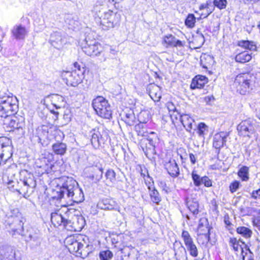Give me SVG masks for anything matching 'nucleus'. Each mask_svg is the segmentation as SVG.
I'll use <instances>...</instances> for the list:
<instances>
[{"mask_svg": "<svg viewBox=\"0 0 260 260\" xmlns=\"http://www.w3.org/2000/svg\"><path fill=\"white\" fill-rule=\"evenodd\" d=\"M198 232L199 233V236H202L204 238H205V242L206 243H208L209 242L210 238V232H208L205 230V228H202L201 229H198Z\"/></svg>", "mask_w": 260, "mask_h": 260, "instance_id": "nucleus-50", "label": "nucleus"}, {"mask_svg": "<svg viewBox=\"0 0 260 260\" xmlns=\"http://www.w3.org/2000/svg\"><path fill=\"white\" fill-rule=\"evenodd\" d=\"M202 228H205V230L208 232H210V228L208 226V221L207 219L206 218H202L199 220L198 229H201Z\"/></svg>", "mask_w": 260, "mask_h": 260, "instance_id": "nucleus-49", "label": "nucleus"}, {"mask_svg": "<svg viewBox=\"0 0 260 260\" xmlns=\"http://www.w3.org/2000/svg\"><path fill=\"white\" fill-rule=\"evenodd\" d=\"M15 253L11 248H8L1 254V260H14Z\"/></svg>", "mask_w": 260, "mask_h": 260, "instance_id": "nucleus-39", "label": "nucleus"}, {"mask_svg": "<svg viewBox=\"0 0 260 260\" xmlns=\"http://www.w3.org/2000/svg\"><path fill=\"white\" fill-rule=\"evenodd\" d=\"M115 175L113 170L109 169L106 172L105 176L107 179H109L111 182H113L115 180Z\"/></svg>", "mask_w": 260, "mask_h": 260, "instance_id": "nucleus-54", "label": "nucleus"}, {"mask_svg": "<svg viewBox=\"0 0 260 260\" xmlns=\"http://www.w3.org/2000/svg\"><path fill=\"white\" fill-rule=\"evenodd\" d=\"M124 116L123 118L127 125H132L134 124L135 116L132 111H129L128 113H124Z\"/></svg>", "mask_w": 260, "mask_h": 260, "instance_id": "nucleus-42", "label": "nucleus"}, {"mask_svg": "<svg viewBox=\"0 0 260 260\" xmlns=\"http://www.w3.org/2000/svg\"><path fill=\"white\" fill-rule=\"evenodd\" d=\"M195 22L196 17L194 15L192 14H188L185 21V25L187 27L192 28L194 26Z\"/></svg>", "mask_w": 260, "mask_h": 260, "instance_id": "nucleus-46", "label": "nucleus"}, {"mask_svg": "<svg viewBox=\"0 0 260 260\" xmlns=\"http://www.w3.org/2000/svg\"><path fill=\"white\" fill-rule=\"evenodd\" d=\"M236 232L238 234L241 235L245 238H249L251 237L252 232V231L245 226H239L236 229Z\"/></svg>", "mask_w": 260, "mask_h": 260, "instance_id": "nucleus-40", "label": "nucleus"}, {"mask_svg": "<svg viewBox=\"0 0 260 260\" xmlns=\"http://www.w3.org/2000/svg\"><path fill=\"white\" fill-rule=\"evenodd\" d=\"M66 182L67 184L66 197L73 202L77 203L82 202L84 200V194L76 180L68 177Z\"/></svg>", "mask_w": 260, "mask_h": 260, "instance_id": "nucleus-4", "label": "nucleus"}, {"mask_svg": "<svg viewBox=\"0 0 260 260\" xmlns=\"http://www.w3.org/2000/svg\"><path fill=\"white\" fill-rule=\"evenodd\" d=\"M83 51L87 55L95 56L101 54L102 45L94 40H85L82 44Z\"/></svg>", "mask_w": 260, "mask_h": 260, "instance_id": "nucleus-7", "label": "nucleus"}, {"mask_svg": "<svg viewBox=\"0 0 260 260\" xmlns=\"http://www.w3.org/2000/svg\"><path fill=\"white\" fill-rule=\"evenodd\" d=\"M192 179L193 181V184L196 186H200L202 184V177H201L199 175L196 173V171H193L191 173Z\"/></svg>", "mask_w": 260, "mask_h": 260, "instance_id": "nucleus-47", "label": "nucleus"}, {"mask_svg": "<svg viewBox=\"0 0 260 260\" xmlns=\"http://www.w3.org/2000/svg\"><path fill=\"white\" fill-rule=\"evenodd\" d=\"M17 136L18 138L22 137L25 134V126H19L18 128L12 131Z\"/></svg>", "mask_w": 260, "mask_h": 260, "instance_id": "nucleus-55", "label": "nucleus"}, {"mask_svg": "<svg viewBox=\"0 0 260 260\" xmlns=\"http://www.w3.org/2000/svg\"><path fill=\"white\" fill-rule=\"evenodd\" d=\"M253 121L248 119L241 121L237 126V130L240 135L250 137L254 132Z\"/></svg>", "mask_w": 260, "mask_h": 260, "instance_id": "nucleus-13", "label": "nucleus"}, {"mask_svg": "<svg viewBox=\"0 0 260 260\" xmlns=\"http://www.w3.org/2000/svg\"><path fill=\"white\" fill-rule=\"evenodd\" d=\"M185 204L192 215L197 217L199 212V203L198 200L193 196H187L185 198Z\"/></svg>", "mask_w": 260, "mask_h": 260, "instance_id": "nucleus-18", "label": "nucleus"}, {"mask_svg": "<svg viewBox=\"0 0 260 260\" xmlns=\"http://www.w3.org/2000/svg\"><path fill=\"white\" fill-rule=\"evenodd\" d=\"M229 133L226 132H220L216 134L213 137V146L217 150L218 153L221 147L225 145Z\"/></svg>", "mask_w": 260, "mask_h": 260, "instance_id": "nucleus-17", "label": "nucleus"}, {"mask_svg": "<svg viewBox=\"0 0 260 260\" xmlns=\"http://www.w3.org/2000/svg\"><path fill=\"white\" fill-rule=\"evenodd\" d=\"M251 55L247 51L239 53L235 56L236 61L240 63H245L251 59Z\"/></svg>", "mask_w": 260, "mask_h": 260, "instance_id": "nucleus-34", "label": "nucleus"}, {"mask_svg": "<svg viewBox=\"0 0 260 260\" xmlns=\"http://www.w3.org/2000/svg\"><path fill=\"white\" fill-rule=\"evenodd\" d=\"M90 134L91 142L94 147H98L101 143H103L104 139L98 129L92 130Z\"/></svg>", "mask_w": 260, "mask_h": 260, "instance_id": "nucleus-30", "label": "nucleus"}, {"mask_svg": "<svg viewBox=\"0 0 260 260\" xmlns=\"http://www.w3.org/2000/svg\"><path fill=\"white\" fill-rule=\"evenodd\" d=\"M208 127L205 123L203 122L200 123L197 127V133L200 137H204V136L207 134Z\"/></svg>", "mask_w": 260, "mask_h": 260, "instance_id": "nucleus-41", "label": "nucleus"}, {"mask_svg": "<svg viewBox=\"0 0 260 260\" xmlns=\"http://www.w3.org/2000/svg\"><path fill=\"white\" fill-rule=\"evenodd\" d=\"M213 3L215 6L221 10L226 8L227 1L226 0H214Z\"/></svg>", "mask_w": 260, "mask_h": 260, "instance_id": "nucleus-51", "label": "nucleus"}, {"mask_svg": "<svg viewBox=\"0 0 260 260\" xmlns=\"http://www.w3.org/2000/svg\"><path fill=\"white\" fill-rule=\"evenodd\" d=\"M17 215L13 217L11 216L6 221V223L11 228L12 232H13V234L18 233L20 234L21 232L23 230V224L22 221L19 218L21 214L18 212V209H16Z\"/></svg>", "mask_w": 260, "mask_h": 260, "instance_id": "nucleus-14", "label": "nucleus"}, {"mask_svg": "<svg viewBox=\"0 0 260 260\" xmlns=\"http://www.w3.org/2000/svg\"><path fill=\"white\" fill-rule=\"evenodd\" d=\"M230 244L233 247L235 251H238L239 249H241L242 252H243V249L242 245L240 244V241L238 240L236 238H230Z\"/></svg>", "mask_w": 260, "mask_h": 260, "instance_id": "nucleus-43", "label": "nucleus"}, {"mask_svg": "<svg viewBox=\"0 0 260 260\" xmlns=\"http://www.w3.org/2000/svg\"><path fill=\"white\" fill-rule=\"evenodd\" d=\"M175 256L177 260H187V256L186 250L181 244H175L174 245Z\"/></svg>", "mask_w": 260, "mask_h": 260, "instance_id": "nucleus-24", "label": "nucleus"}, {"mask_svg": "<svg viewBox=\"0 0 260 260\" xmlns=\"http://www.w3.org/2000/svg\"><path fill=\"white\" fill-rule=\"evenodd\" d=\"M63 42L64 40L61 32L56 31L51 34L49 42L55 48L58 49L61 48Z\"/></svg>", "mask_w": 260, "mask_h": 260, "instance_id": "nucleus-19", "label": "nucleus"}, {"mask_svg": "<svg viewBox=\"0 0 260 260\" xmlns=\"http://www.w3.org/2000/svg\"><path fill=\"white\" fill-rule=\"evenodd\" d=\"M138 135H141L142 136H147L146 141L148 143L149 146L156 147V145L159 143V138L157 134L153 132H151L147 135L145 133L142 134L140 131L138 132Z\"/></svg>", "mask_w": 260, "mask_h": 260, "instance_id": "nucleus-27", "label": "nucleus"}, {"mask_svg": "<svg viewBox=\"0 0 260 260\" xmlns=\"http://www.w3.org/2000/svg\"><path fill=\"white\" fill-rule=\"evenodd\" d=\"M117 206V203L113 199L109 198L102 199L97 204L98 208L103 210H113Z\"/></svg>", "mask_w": 260, "mask_h": 260, "instance_id": "nucleus-21", "label": "nucleus"}, {"mask_svg": "<svg viewBox=\"0 0 260 260\" xmlns=\"http://www.w3.org/2000/svg\"><path fill=\"white\" fill-rule=\"evenodd\" d=\"M18 102L16 96L0 95V117L14 115L18 110Z\"/></svg>", "mask_w": 260, "mask_h": 260, "instance_id": "nucleus-2", "label": "nucleus"}, {"mask_svg": "<svg viewBox=\"0 0 260 260\" xmlns=\"http://www.w3.org/2000/svg\"><path fill=\"white\" fill-rule=\"evenodd\" d=\"M120 21V15L112 12L105 14V17L101 20L103 29H108L119 24Z\"/></svg>", "mask_w": 260, "mask_h": 260, "instance_id": "nucleus-10", "label": "nucleus"}, {"mask_svg": "<svg viewBox=\"0 0 260 260\" xmlns=\"http://www.w3.org/2000/svg\"><path fill=\"white\" fill-rule=\"evenodd\" d=\"M13 154L12 140L5 137H0V165L11 158Z\"/></svg>", "mask_w": 260, "mask_h": 260, "instance_id": "nucleus-6", "label": "nucleus"}, {"mask_svg": "<svg viewBox=\"0 0 260 260\" xmlns=\"http://www.w3.org/2000/svg\"><path fill=\"white\" fill-rule=\"evenodd\" d=\"M69 221L68 228H71L70 230L81 231L84 227L86 222L85 218L82 215H71L68 216Z\"/></svg>", "mask_w": 260, "mask_h": 260, "instance_id": "nucleus-12", "label": "nucleus"}, {"mask_svg": "<svg viewBox=\"0 0 260 260\" xmlns=\"http://www.w3.org/2000/svg\"><path fill=\"white\" fill-rule=\"evenodd\" d=\"M183 45V43H182V42L181 41H180L179 40H177V39H176V38H175L172 46H174V47H182Z\"/></svg>", "mask_w": 260, "mask_h": 260, "instance_id": "nucleus-64", "label": "nucleus"}, {"mask_svg": "<svg viewBox=\"0 0 260 260\" xmlns=\"http://www.w3.org/2000/svg\"><path fill=\"white\" fill-rule=\"evenodd\" d=\"M101 54H102V55L99 58L100 60L102 62L105 61L108 58L107 53L105 51H103V48L102 49V52Z\"/></svg>", "mask_w": 260, "mask_h": 260, "instance_id": "nucleus-62", "label": "nucleus"}, {"mask_svg": "<svg viewBox=\"0 0 260 260\" xmlns=\"http://www.w3.org/2000/svg\"><path fill=\"white\" fill-rule=\"evenodd\" d=\"M73 67L74 69L72 71H76V73L81 72V73L84 75V73L85 72V69L84 68V65L82 62H75L73 64Z\"/></svg>", "mask_w": 260, "mask_h": 260, "instance_id": "nucleus-48", "label": "nucleus"}, {"mask_svg": "<svg viewBox=\"0 0 260 260\" xmlns=\"http://www.w3.org/2000/svg\"><path fill=\"white\" fill-rule=\"evenodd\" d=\"M140 172L141 176L145 179V177L150 178L147 169L144 166H140Z\"/></svg>", "mask_w": 260, "mask_h": 260, "instance_id": "nucleus-59", "label": "nucleus"}, {"mask_svg": "<svg viewBox=\"0 0 260 260\" xmlns=\"http://www.w3.org/2000/svg\"><path fill=\"white\" fill-rule=\"evenodd\" d=\"M113 256L112 252L109 250L102 251L99 254L100 260H110Z\"/></svg>", "mask_w": 260, "mask_h": 260, "instance_id": "nucleus-45", "label": "nucleus"}, {"mask_svg": "<svg viewBox=\"0 0 260 260\" xmlns=\"http://www.w3.org/2000/svg\"><path fill=\"white\" fill-rule=\"evenodd\" d=\"M25 240L27 243H30L33 247L38 246L41 243L40 237L36 234L29 233L28 236H25Z\"/></svg>", "mask_w": 260, "mask_h": 260, "instance_id": "nucleus-31", "label": "nucleus"}, {"mask_svg": "<svg viewBox=\"0 0 260 260\" xmlns=\"http://www.w3.org/2000/svg\"><path fill=\"white\" fill-rule=\"evenodd\" d=\"M253 76L249 73H242L237 75L234 81V85L241 94H245L252 89Z\"/></svg>", "mask_w": 260, "mask_h": 260, "instance_id": "nucleus-5", "label": "nucleus"}, {"mask_svg": "<svg viewBox=\"0 0 260 260\" xmlns=\"http://www.w3.org/2000/svg\"><path fill=\"white\" fill-rule=\"evenodd\" d=\"M166 168L168 173L173 177H177L179 174V169L178 165L174 159L170 160L166 165Z\"/></svg>", "mask_w": 260, "mask_h": 260, "instance_id": "nucleus-25", "label": "nucleus"}, {"mask_svg": "<svg viewBox=\"0 0 260 260\" xmlns=\"http://www.w3.org/2000/svg\"><path fill=\"white\" fill-rule=\"evenodd\" d=\"M81 73H76V71H63L61 76L66 80L68 85L76 87L81 83L84 78V75Z\"/></svg>", "mask_w": 260, "mask_h": 260, "instance_id": "nucleus-9", "label": "nucleus"}, {"mask_svg": "<svg viewBox=\"0 0 260 260\" xmlns=\"http://www.w3.org/2000/svg\"><path fill=\"white\" fill-rule=\"evenodd\" d=\"M52 149L55 154L63 155L66 152L67 145L65 143L57 142L52 145Z\"/></svg>", "mask_w": 260, "mask_h": 260, "instance_id": "nucleus-32", "label": "nucleus"}, {"mask_svg": "<svg viewBox=\"0 0 260 260\" xmlns=\"http://www.w3.org/2000/svg\"><path fill=\"white\" fill-rule=\"evenodd\" d=\"M181 237L185 245L186 250L189 252L191 256L197 257L198 255V250L189 233L186 231H183Z\"/></svg>", "mask_w": 260, "mask_h": 260, "instance_id": "nucleus-11", "label": "nucleus"}, {"mask_svg": "<svg viewBox=\"0 0 260 260\" xmlns=\"http://www.w3.org/2000/svg\"><path fill=\"white\" fill-rule=\"evenodd\" d=\"M41 162H43L42 165L40 166L37 165V167H38L40 171H39V173L41 174H49L52 172V168L53 167V165L51 163H46V159L45 158L41 160Z\"/></svg>", "mask_w": 260, "mask_h": 260, "instance_id": "nucleus-36", "label": "nucleus"}, {"mask_svg": "<svg viewBox=\"0 0 260 260\" xmlns=\"http://www.w3.org/2000/svg\"><path fill=\"white\" fill-rule=\"evenodd\" d=\"M175 38H176L175 37H174L173 36L170 35L168 36H166L164 37V41L165 42V43H166L168 45L172 46L174 43Z\"/></svg>", "mask_w": 260, "mask_h": 260, "instance_id": "nucleus-57", "label": "nucleus"}, {"mask_svg": "<svg viewBox=\"0 0 260 260\" xmlns=\"http://www.w3.org/2000/svg\"><path fill=\"white\" fill-rule=\"evenodd\" d=\"M240 186V182L238 181H234L231 183L230 185V190L232 193H234L237 191Z\"/></svg>", "mask_w": 260, "mask_h": 260, "instance_id": "nucleus-56", "label": "nucleus"}, {"mask_svg": "<svg viewBox=\"0 0 260 260\" xmlns=\"http://www.w3.org/2000/svg\"><path fill=\"white\" fill-rule=\"evenodd\" d=\"M146 185L148 186V188L149 190V194L151 201L156 204H158L161 201V198L157 190L155 189L153 184L151 182H149L148 183L146 182Z\"/></svg>", "mask_w": 260, "mask_h": 260, "instance_id": "nucleus-29", "label": "nucleus"}, {"mask_svg": "<svg viewBox=\"0 0 260 260\" xmlns=\"http://www.w3.org/2000/svg\"><path fill=\"white\" fill-rule=\"evenodd\" d=\"M145 155L147 158L150 159H152L154 158V156L156 154L155 147L150 146L148 148H143Z\"/></svg>", "mask_w": 260, "mask_h": 260, "instance_id": "nucleus-44", "label": "nucleus"}, {"mask_svg": "<svg viewBox=\"0 0 260 260\" xmlns=\"http://www.w3.org/2000/svg\"><path fill=\"white\" fill-rule=\"evenodd\" d=\"M11 33L14 38L17 40H21L24 39L27 34V31L24 26L16 25L11 30Z\"/></svg>", "mask_w": 260, "mask_h": 260, "instance_id": "nucleus-20", "label": "nucleus"}, {"mask_svg": "<svg viewBox=\"0 0 260 260\" xmlns=\"http://www.w3.org/2000/svg\"><path fill=\"white\" fill-rule=\"evenodd\" d=\"M180 120L186 130L190 132L194 123L193 119L188 114H183L180 115Z\"/></svg>", "mask_w": 260, "mask_h": 260, "instance_id": "nucleus-26", "label": "nucleus"}, {"mask_svg": "<svg viewBox=\"0 0 260 260\" xmlns=\"http://www.w3.org/2000/svg\"><path fill=\"white\" fill-rule=\"evenodd\" d=\"M208 79L204 76H196L192 80L190 84V88H203L205 84L207 83Z\"/></svg>", "mask_w": 260, "mask_h": 260, "instance_id": "nucleus-23", "label": "nucleus"}, {"mask_svg": "<svg viewBox=\"0 0 260 260\" xmlns=\"http://www.w3.org/2000/svg\"><path fill=\"white\" fill-rule=\"evenodd\" d=\"M202 184H203L205 186L209 187L212 186V181L208 176H205L202 177Z\"/></svg>", "mask_w": 260, "mask_h": 260, "instance_id": "nucleus-58", "label": "nucleus"}, {"mask_svg": "<svg viewBox=\"0 0 260 260\" xmlns=\"http://www.w3.org/2000/svg\"><path fill=\"white\" fill-rule=\"evenodd\" d=\"M3 128L6 132H12L14 130V124H15V119L14 117L8 116L3 117Z\"/></svg>", "mask_w": 260, "mask_h": 260, "instance_id": "nucleus-33", "label": "nucleus"}, {"mask_svg": "<svg viewBox=\"0 0 260 260\" xmlns=\"http://www.w3.org/2000/svg\"><path fill=\"white\" fill-rule=\"evenodd\" d=\"M251 197L256 200H260V189L253 190L251 193Z\"/></svg>", "mask_w": 260, "mask_h": 260, "instance_id": "nucleus-61", "label": "nucleus"}, {"mask_svg": "<svg viewBox=\"0 0 260 260\" xmlns=\"http://www.w3.org/2000/svg\"><path fill=\"white\" fill-rule=\"evenodd\" d=\"M138 117L140 122L145 123L149 119V115L147 112L143 111L140 113Z\"/></svg>", "mask_w": 260, "mask_h": 260, "instance_id": "nucleus-52", "label": "nucleus"}, {"mask_svg": "<svg viewBox=\"0 0 260 260\" xmlns=\"http://www.w3.org/2000/svg\"><path fill=\"white\" fill-rule=\"evenodd\" d=\"M68 177L63 176L57 178L55 182L57 184L55 188L53 189L51 192V198L53 199L60 200L63 198L67 194Z\"/></svg>", "mask_w": 260, "mask_h": 260, "instance_id": "nucleus-8", "label": "nucleus"}, {"mask_svg": "<svg viewBox=\"0 0 260 260\" xmlns=\"http://www.w3.org/2000/svg\"><path fill=\"white\" fill-rule=\"evenodd\" d=\"M53 105L56 108L59 109L65 105L64 98L59 94H54L52 97Z\"/></svg>", "mask_w": 260, "mask_h": 260, "instance_id": "nucleus-35", "label": "nucleus"}, {"mask_svg": "<svg viewBox=\"0 0 260 260\" xmlns=\"http://www.w3.org/2000/svg\"><path fill=\"white\" fill-rule=\"evenodd\" d=\"M16 167L10 166L3 172V180L10 190L18 192L25 197L32 193L37 183L34 175L26 170L20 172L18 181H15Z\"/></svg>", "mask_w": 260, "mask_h": 260, "instance_id": "nucleus-1", "label": "nucleus"}, {"mask_svg": "<svg viewBox=\"0 0 260 260\" xmlns=\"http://www.w3.org/2000/svg\"><path fill=\"white\" fill-rule=\"evenodd\" d=\"M103 169L101 165H96L90 168V171L92 173L90 177L97 181H99L103 177Z\"/></svg>", "mask_w": 260, "mask_h": 260, "instance_id": "nucleus-28", "label": "nucleus"}, {"mask_svg": "<svg viewBox=\"0 0 260 260\" xmlns=\"http://www.w3.org/2000/svg\"><path fill=\"white\" fill-rule=\"evenodd\" d=\"M238 46L241 47L245 49H248L250 51H256V46L252 41L248 40H240L237 43Z\"/></svg>", "mask_w": 260, "mask_h": 260, "instance_id": "nucleus-37", "label": "nucleus"}, {"mask_svg": "<svg viewBox=\"0 0 260 260\" xmlns=\"http://www.w3.org/2000/svg\"><path fill=\"white\" fill-rule=\"evenodd\" d=\"M14 119H15V124H14V130L18 128L19 126H24L25 123L24 119L21 118V119H18L16 117H14Z\"/></svg>", "mask_w": 260, "mask_h": 260, "instance_id": "nucleus-53", "label": "nucleus"}, {"mask_svg": "<svg viewBox=\"0 0 260 260\" xmlns=\"http://www.w3.org/2000/svg\"><path fill=\"white\" fill-rule=\"evenodd\" d=\"M66 246L68 249L70 253L73 254H81V249L84 245L80 242H79L74 237H67L65 240Z\"/></svg>", "mask_w": 260, "mask_h": 260, "instance_id": "nucleus-15", "label": "nucleus"}, {"mask_svg": "<svg viewBox=\"0 0 260 260\" xmlns=\"http://www.w3.org/2000/svg\"><path fill=\"white\" fill-rule=\"evenodd\" d=\"M214 100V98L212 95H208L204 98V101L207 104H210L211 102Z\"/></svg>", "mask_w": 260, "mask_h": 260, "instance_id": "nucleus-63", "label": "nucleus"}, {"mask_svg": "<svg viewBox=\"0 0 260 260\" xmlns=\"http://www.w3.org/2000/svg\"><path fill=\"white\" fill-rule=\"evenodd\" d=\"M249 168L246 166H242L238 172V175L242 181H247L249 179Z\"/></svg>", "mask_w": 260, "mask_h": 260, "instance_id": "nucleus-38", "label": "nucleus"}, {"mask_svg": "<svg viewBox=\"0 0 260 260\" xmlns=\"http://www.w3.org/2000/svg\"><path fill=\"white\" fill-rule=\"evenodd\" d=\"M147 90L151 98L154 102H158L161 97L160 87L155 84H150L148 85Z\"/></svg>", "mask_w": 260, "mask_h": 260, "instance_id": "nucleus-22", "label": "nucleus"}, {"mask_svg": "<svg viewBox=\"0 0 260 260\" xmlns=\"http://www.w3.org/2000/svg\"><path fill=\"white\" fill-rule=\"evenodd\" d=\"M92 107L100 117L110 119L112 118V110L108 101L103 96H99L93 99Z\"/></svg>", "mask_w": 260, "mask_h": 260, "instance_id": "nucleus-3", "label": "nucleus"}, {"mask_svg": "<svg viewBox=\"0 0 260 260\" xmlns=\"http://www.w3.org/2000/svg\"><path fill=\"white\" fill-rule=\"evenodd\" d=\"M65 216H63L58 210L53 212L51 214V221L54 226L57 227L63 225L64 227L68 228L69 221L68 214L66 213Z\"/></svg>", "mask_w": 260, "mask_h": 260, "instance_id": "nucleus-16", "label": "nucleus"}, {"mask_svg": "<svg viewBox=\"0 0 260 260\" xmlns=\"http://www.w3.org/2000/svg\"><path fill=\"white\" fill-rule=\"evenodd\" d=\"M166 106L169 112H175L176 110V108L174 104L172 102H168L166 104Z\"/></svg>", "mask_w": 260, "mask_h": 260, "instance_id": "nucleus-60", "label": "nucleus"}]
</instances>
